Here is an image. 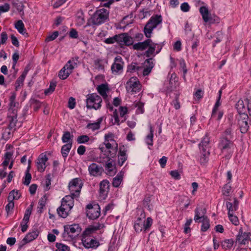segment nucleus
I'll return each mask as SVG.
<instances>
[{
  "mask_svg": "<svg viewBox=\"0 0 251 251\" xmlns=\"http://www.w3.org/2000/svg\"><path fill=\"white\" fill-rule=\"evenodd\" d=\"M133 49L134 50L143 51L147 49L144 53V55L150 58L151 56H154L158 54L161 50L159 48L157 44L154 43L151 39H148L142 42H138L133 45Z\"/></svg>",
  "mask_w": 251,
  "mask_h": 251,
  "instance_id": "obj_1",
  "label": "nucleus"
},
{
  "mask_svg": "<svg viewBox=\"0 0 251 251\" xmlns=\"http://www.w3.org/2000/svg\"><path fill=\"white\" fill-rule=\"evenodd\" d=\"M162 21V18L161 15H155L150 18L144 29V34L146 37L149 38L151 37L153 29L160 24Z\"/></svg>",
  "mask_w": 251,
  "mask_h": 251,
  "instance_id": "obj_2",
  "label": "nucleus"
},
{
  "mask_svg": "<svg viewBox=\"0 0 251 251\" xmlns=\"http://www.w3.org/2000/svg\"><path fill=\"white\" fill-rule=\"evenodd\" d=\"M109 11L104 8L97 10L91 18L92 25H99L105 23L109 19Z\"/></svg>",
  "mask_w": 251,
  "mask_h": 251,
  "instance_id": "obj_3",
  "label": "nucleus"
},
{
  "mask_svg": "<svg viewBox=\"0 0 251 251\" xmlns=\"http://www.w3.org/2000/svg\"><path fill=\"white\" fill-rule=\"evenodd\" d=\"M78 57L72 58L69 60L64 67L59 72L58 76L61 79H66L77 66Z\"/></svg>",
  "mask_w": 251,
  "mask_h": 251,
  "instance_id": "obj_4",
  "label": "nucleus"
},
{
  "mask_svg": "<svg viewBox=\"0 0 251 251\" xmlns=\"http://www.w3.org/2000/svg\"><path fill=\"white\" fill-rule=\"evenodd\" d=\"M64 231L62 234L63 238L68 240V238L73 239L79 235L81 231V228L77 224L72 225H65Z\"/></svg>",
  "mask_w": 251,
  "mask_h": 251,
  "instance_id": "obj_5",
  "label": "nucleus"
},
{
  "mask_svg": "<svg viewBox=\"0 0 251 251\" xmlns=\"http://www.w3.org/2000/svg\"><path fill=\"white\" fill-rule=\"evenodd\" d=\"M102 99L100 96L96 93H93L87 96L86 99V106L89 109H99L101 107Z\"/></svg>",
  "mask_w": 251,
  "mask_h": 251,
  "instance_id": "obj_6",
  "label": "nucleus"
},
{
  "mask_svg": "<svg viewBox=\"0 0 251 251\" xmlns=\"http://www.w3.org/2000/svg\"><path fill=\"white\" fill-rule=\"evenodd\" d=\"M82 186L81 180L78 178L73 179L69 184L70 194L75 197H78Z\"/></svg>",
  "mask_w": 251,
  "mask_h": 251,
  "instance_id": "obj_7",
  "label": "nucleus"
},
{
  "mask_svg": "<svg viewBox=\"0 0 251 251\" xmlns=\"http://www.w3.org/2000/svg\"><path fill=\"white\" fill-rule=\"evenodd\" d=\"M126 88L129 93H136L140 91L141 84L136 77H132L126 82Z\"/></svg>",
  "mask_w": 251,
  "mask_h": 251,
  "instance_id": "obj_8",
  "label": "nucleus"
},
{
  "mask_svg": "<svg viewBox=\"0 0 251 251\" xmlns=\"http://www.w3.org/2000/svg\"><path fill=\"white\" fill-rule=\"evenodd\" d=\"M87 216L92 220L98 218L100 215V207L98 204H88L86 207Z\"/></svg>",
  "mask_w": 251,
  "mask_h": 251,
  "instance_id": "obj_9",
  "label": "nucleus"
},
{
  "mask_svg": "<svg viewBox=\"0 0 251 251\" xmlns=\"http://www.w3.org/2000/svg\"><path fill=\"white\" fill-rule=\"evenodd\" d=\"M116 37L117 39V43L120 45L129 46L133 43V38L127 33L116 35Z\"/></svg>",
  "mask_w": 251,
  "mask_h": 251,
  "instance_id": "obj_10",
  "label": "nucleus"
},
{
  "mask_svg": "<svg viewBox=\"0 0 251 251\" xmlns=\"http://www.w3.org/2000/svg\"><path fill=\"white\" fill-rule=\"evenodd\" d=\"M17 110H12L8 111L7 118L9 121L8 128L10 129H15L17 122Z\"/></svg>",
  "mask_w": 251,
  "mask_h": 251,
  "instance_id": "obj_11",
  "label": "nucleus"
},
{
  "mask_svg": "<svg viewBox=\"0 0 251 251\" xmlns=\"http://www.w3.org/2000/svg\"><path fill=\"white\" fill-rule=\"evenodd\" d=\"M124 62L122 58L120 56H116L114 59V62L112 65L111 70L113 73L118 74L119 72L122 71L123 69Z\"/></svg>",
  "mask_w": 251,
  "mask_h": 251,
  "instance_id": "obj_12",
  "label": "nucleus"
},
{
  "mask_svg": "<svg viewBox=\"0 0 251 251\" xmlns=\"http://www.w3.org/2000/svg\"><path fill=\"white\" fill-rule=\"evenodd\" d=\"M48 160V158L44 153H41L39 156L36 162V165L38 171L43 172L45 170L47 167L46 163Z\"/></svg>",
  "mask_w": 251,
  "mask_h": 251,
  "instance_id": "obj_13",
  "label": "nucleus"
},
{
  "mask_svg": "<svg viewBox=\"0 0 251 251\" xmlns=\"http://www.w3.org/2000/svg\"><path fill=\"white\" fill-rule=\"evenodd\" d=\"M82 242L83 246L87 249H96L100 245V243L98 241L95 239L89 238V236H83Z\"/></svg>",
  "mask_w": 251,
  "mask_h": 251,
  "instance_id": "obj_14",
  "label": "nucleus"
},
{
  "mask_svg": "<svg viewBox=\"0 0 251 251\" xmlns=\"http://www.w3.org/2000/svg\"><path fill=\"white\" fill-rule=\"evenodd\" d=\"M233 146L232 142L226 138H222L219 144V147L223 152L229 151Z\"/></svg>",
  "mask_w": 251,
  "mask_h": 251,
  "instance_id": "obj_15",
  "label": "nucleus"
},
{
  "mask_svg": "<svg viewBox=\"0 0 251 251\" xmlns=\"http://www.w3.org/2000/svg\"><path fill=\"white\" fill-rule=\"evenodd\" d=\"M199 11L205 23L209 22L210 24L214 23V21H212V18L207 7L203 5L201 6L199 9Z\"/></svg>",
  "mask_w": 251,
  "mask_h": 251,
  "instance_id": "obj_16",
  "label": "nucleus"
},
{
  "mask_svg": "<svg viewBox=\"0 0 251 251\" xmlns=\"http://www.w3.org/2000/svg\"><path fill=\"white\" fill-rule=\"evenodd\" d=\"M250 232H243L242 228H241L237 236L236 241H238L240 244L246 245L250 240Z\"/></svg>",
  "mask_w": 251,
  "mask_h": 251,
  "instance_id": "obj_17",
  "label": "nucleus"
},
{
  "mask_svg": "<svg viewBox=\"0 0 251 251\" xmlns=\"http://www.w3.org/2000/svg\"><path fill=\"white\" fill-rule=\"evenodd\" d=\"M109 189V182L106 180H103L100 184V195L103 199L107 197Z\"/></svg>",
  "mask_w": 251,
  "mask_h": 251,
  "instance_id": "obj_18",
  "label": "nucleus"
},
{
  "mask_svg": "<svg viewBox=\"0 0 251 251\" xmlns=\"http://www.w3.org/2000/svg\"><path fill=\"white\" fill-rule=\"evenodd\" d=\"M145 214L142 213L141 217L138 218L134 224V228L136 232H140L144 230L145 231Z\"/></svg>",
  "mask_w": 251,
  "mask_h": 251,
  "instance_id": "obj_19",
  "label": "nucleus"
},
{
  "mask_svg": "<svg viewBox=\"0 0 251 251\" xmlns=\"http://www.w3.org/2000/svg\"><path fill=\"white\" fill-rule=\"evenodd\" d=\"M88 171L90 175L93 176H98L101 175L103 169L96 163H92L88 167Z\"/></svg>",
  "mask_w": 251,
  "mask_h": 251,
  "instance_id": "obj_20",
  "label": "nucleus"
},
{
  "mask_svg": "<svg viewBox=\"0 0 251 251\" xmlns=\"http://www.w3.org/2000/svg\"><path fill=\"white\" fill-rule=\"evenodd\" d=\"M248 119V115L244 114L241 118L238 120V125L240 126L241 132L243 133L247 132L249 127L247 122Z\"/></svg>",
  "mask_w": 251,
  "mask_h": 251,
  "instance_id": "obj_21",
  "label": "nucleus"
},
{
  "mask_svg": "<svg viewBox=\"0 0 251 251\" xmlns=\"http://www.w3.org/2000/svg\"><path fill=\"white\" fill-rule=\"evenodd\" d=\"M72 207L67 206L64 204H61L60 206L57 209L58 215L62 218H66L69 214V212L71 210Z\"/></svg>",
  "mask_w": 251,
  "mask_h": 251,
  "instance_id": "obj_22",
  "label": "nucleus"
},
{
  "mask_svg": "<svg viewBox=\"0 0 251 251\" xmlns=\"http://www.w3.org/2000/svg\"><path fill=\"white\" fill-rule=\"evenodd\" d=\"M102 227V226L100 223H97L93 225H90L84 230L83 233V236H90L91 234L94 233L96 231L100 229V228Z\"/></svg>",
  "mask_w": 251,
  "mask_h": 251,
  "instance_id": "obj_23",
  "label": "nucleus"
},
{
  "mask_svg": "<svg viewBox=\"0 0 251 251\" xmlns=\"http://www.w3.org/2000/svg\"><path fill=\"white\" fill-rule=\"evenodd\" d=\"M152 58H149L148 59H146L145 61V65L146 68H143L142 71L143 75L144 76H146L148 75L151 71V69L153 67V63L152 61Z\"/></svg>",
  "mask_w": 251,
  "mask_h": 251,
  "instance_id": "obj_24",
  "label": "nucleus"
},
{
  "mask_svg": "<svg viewBox=\"0 0 251 251\" xmlns=\"http://www.w3.org/2000/svg\"><path fill=\"white\" fill-rule=\"evenodd\" d=\"M195 216L194 217V220L196 222H200L201 220L203 219V218H205L206 216H204V214L206 212V210L205 208H197L195 210Z\"/></svg>",
  "mask_w": 251,
  "mask_h": 251,
  "instance_id": "obj_25",
  "label": "nucleus"
},
{
  "mask_svg": "<svg viewBox=\"0 0 251 251\" xmlns=\"http://www.w3.org/2000/svg\"><path fill=\"white\" fill-rule=\"evenodd\" d=\"M209 138L207 134H206L205 136L202 139L201 143L199 145L200 149L203 152L207 151L209 147Z\"/></svg>",
  "mask_w": 251,
  "mask_h": 251,
  "instance_id": "obj_26",
  "label": "nucleus"
},
{
  "mask_svg": "<svg viewBox=\"0 0 251 251\" xmlns=\"http://www.w3.org/2000/svg\"><path fill=\"white\" fill-rule=\"evenodd\" d=\"M236 107L239 113L243 115L245 114L247 110L245 100L244 101L242 100H239L236 104Z\"/></svg>",
  "mask_w": 251,
  "mask_h": 251,
  "instance_id": "obj_27",
  "label": "nucleus"
},
{
  "mask_svg": "<svg viewBox=\"0 0 251 251\" xmlns=\"http://www.w3.org/2000/svg\"><path fill=\"white\" fill-rule=\"evenodd\" d=\"M76 198V197H75V196L71 194L70 195L66 196L62 199L61 204H64V205L66 204L67 206H70V207L73 208L74 206V199Z\"/></svg>",
  "mask_w": 251,
  "mask_h": 251,
  "instance_id": "obj_28",
  "label": "nucleus"
},
{
  "mask_svg": "<svg viewBox=\"0 0 251 251\" xmlns=\"http://www.w3.org/2000/svg\"><path fill=\"white\" fill-rule=\"evenodd\" d=\"M38 235L39 232L37 230H34L26 234L23 240L25 243L30 242L36 239L38 237Z\"/></svg>",
  "mask_w": 251,
  "mask_h": 251,
  "instance_id": "obj_29",
  "label": "nucleus"
},
{
  "mask_svg": "<svg viewBox=\"0 0 251 251\" xmlns=\"http://www.w3.org/2000/svg\"><path fill=\"white\" fill-rule=\"evenodd\" d=\"M105 168L107 171V174L109 176H114L116 173V167L111 162L106 163Z\"/></svg>",
  "mask_w": 251,
  "mask_h": 251,
  "instance_id": "obj_30",
  "label": "nucleus"
},
{
  "mask_svg": "<svg viewBox=\"0 0 251 251\" xmlns=\"http://www.w3.org/2000/svg\"><path fill=\"white\" fill-rule=\"evenodd\" d=\"M128 71L131 73L137 72V74L141 73L143 67L142 66H139L136 63H132L128 66Z\"/></svg>",
  "mask_w": 251,
  "mask_h": 251,
  "instance_id": "obj_31",
  "label": "nucleus"
},
{
  "mask_svg": "<svg viewBox=\"0 0 251 251\" xmlns=\"http://www.w3.org/2000/svg\"><path fill=\"white\" fill-rule=\"evenodd\" d=\"M76 21L77 25L79 26H81L85 23L84 15L81 10H79L76 13Z\"/></svg>",
  "mask_w": 251,
  "mask_h": 251,
  "instance_id": "obj_32",
  "label": "nucleus"
},
{
  "mask_svg": "<svg viewBox=\"0 0 251 251\" xmlns=\"http://www.w3.org/2000/svg\"><path fill=\"white\" fill-rule=\"evenodd\" d=\"M15 27L20 33L23 35L25 34L27 35L24 24L22 20H19L15 23Z\"/></svg>",
  "mask_w": 251,
  "mask_h": 251,
  "instance_id": "obj_33",
  "label": "nucleus"
},
{
  "mask_svg": "<svg viewBox=\"0 0 251 251\" xmlns=\"http://www.w3.org/2000/svg\"><path fill=\"white\" fill-rule=\"evenodd\" d=\"M108 90V86L106 84H102L99 85L97 87V90L99 93L104 98L107 97V91Z\"/></svg>",
  "mask_w": 251,
  "mask_h": 251,
  "instance_id": "obj_34",
  "label": "nucleus"
},
{
  "mask_svg": "<svg viewBox=\"0 0 251 251\" xmlns=\"http://www.w3.org/2000/svg\"><path fill=\"white\" fill-rule=\"evenodd\" d=\"M102 121V117L99 118L97 122L89 123L87 126V128L92 129L93 131L98 130L100 128V125Z\"/></svg>",
  "mask_w": 251,
  "mask_h": 251,
  "instance_id": "obj_35",
  "label": "nucleus"
},
{
  "mask_svg": "<svg viewBox=\"0 0 251 251\" xmlns=\"http://www.w3.org/2000/svg\"><path fill=\"white\" fill-rule=\"evenodd\" d=\"M123 176L124 172L121 171L113 179L112 185L114 187H118L120 185L123 179Z\"/></svg>",
  "mask_w": 251,
  "mask_h": 251,
  "instance_id": "obj_36",
  "label": "nucleus"
},
{
  "mask_svg": "<svg viewBox=\"0 0 251 251\" xmlns=\"http://www.w3.org/2000/svg\"><path fill=\"white\" fill-rule=\"evenodd\" d=\"M72 143L69 142L62 147L61 153L63 157L66 158L72 148Z\"/></svg>",
  "mask_w": 251,
  "mask_h": 251,
  "instance_id": "obj_37",
  "label": "nucleus"
},
{
  "mask_svg": "<svg viewBox=\"0 0 251 251\" xmlns=\"http://www.w3.org/2000/svg\"><path fill=\"white\" fill-rule=\"evenodd\" d=\"M245 103L249 115L251 117V91H249L246 94Z\"/></svg>",
  "mask_w": 251,
  "mask_h": 251,
  "instance_id": "obj_38",
  "label": "nucleus"
},
{
  "mask_svg": "<svg viewBox=\"0 0 251 251\" xmlns=\"http://www.w3.org/2000/svg\"><path fill=\"white\" fill-rule=\"evenodd\" d=\"M245 103L249 115L251 117V91H249L246 94Z\"/></svg>",
  "mask_w": 251,
  "mask_h": 251,
  "instance_id": "obj_39",
  "label": "nucleus"
},
{
  "mask_svg": "<svg viewBox=\"0 0 251 251\" xmlns=\"http://www.w3.org/2000/svg\"><path fill=\"white\" fill-rule=\"evenodd\" d=\"M234 243V241L232 239H226L221 242V246L223 249H230L232 247Z\"/></svg>",
  "mask_w": 251,
  "mask_h": 251,
  "instance_id": "obj_40",
  "label": "nucleus"
},
{
  "mask_svg": "<svg viewBox=\"0 0 251 251\" xmlns=\"http://www.w3.org/2000/svg\"><path fill=\"white\" fill-rule=\"evenodd\" d=\"M20 197L21 194L19 192V191L13 190L9 193L7 199L8 200L13 201L14 200H18Z\"/></svg>",
  "mask_w": 251,
  "mask_h": 251,
  "instance_id": "obj_41",
  "label": "nucleus"
},
{
  "mask_svg": "<svg viewBox=\"0 0 251 251\" xmlns=\"http://www.w3.org/2000/svg\"><path fill=\"white\" fill-rule=\"evenodd\" d=\"M150 133L148 135L146 138V143L149 146H152L153 145V129L152 126H150Z\"/></svg>",
  "mask_w": 251,
  "mask_h": 251,
  "instance_id": "obj_42",
  "label": "nucleus"
},
{
  "mask_svg": "<svg viewBox=\"0 0 251 251\" xmlns=\"http://www.w3.org/2000/svg\"><path fill=\"white\" fill-rule=\"evenodd\" d=\"M94 65L95 68L99 71H104V66L103 64V61L101 59H96L94 60Z\"/></svg>",
  "mask_w": 251,
  "mask_h": 251,
  "instance_id": "obj_43",
  "label": "nucleus"
},
{
  "mask_svg": "<svg viewBox=\"0 0 251 251\" xmlns=\"http://www.w3.org/2000/svg\"><path fill=\"white\" fill-rule=\"evenodd\" d=\"M73 137V135H71L69 131H65L64 132L62 137V140L63 143H72V138Z\"/></svg>",
  "mask_w": 251,
  "mask_h": 251,
  "instance_id": "obj_44",
  "label": "nucleus"
},
{
  "mask_svg": "<svg viewBox=\"0 0 251 251\" xmlns=\"http://www.w3.org/2000/svg\"><path fill=\"white\" fill-rule=\"evenodd\" d=\"M200 222H202L201 228V230L202 231H206L209 228V220L207 219V217L205 218H203Z\"/></svg>",
  "mask_w": 251,
  "mask_h": 251,
  "instance_id": "obj_45",
  "label": "nucleus"
},
{
  "mask_svg": "<svg viewBox=\"0 0 251 251\" xmlns=\"http://www.w3.org/2000/svg\"><path fill=\"white\" fill-rule=\"evenodd\" d=\"M12 3L18 11L21 12L23 10V5L18 0H12Z\"/></svg>",
  "mask_w": 251,
  "mask_h": 251,
  "instance_id": "obj_46",
  "label": "nucleus"
},
{
  "mask_svg": "<svg viewBox=\"0 0 251 251\" xmlns=\"http://www.w3.org/2000/svg\"><path fill=\"white\" fill-rule=\"evenodd\" d=\"M55 246L57 248L56 251H69V248L62 243H56Z\"/></svg>",
  "mask_w": 251,
  "mask_h": 251,
  "instance_id": "obj_47",
  "label": "nucleus"
},
{
  "mask_svg": "<svg viewBox=\"0 0 251 251\" xmlns=\"http://www.w3.org/2000/svg\"><path fill=\"white\" fill-rule=\"evenodd\" d=\"M51 184V175L48 174L47 176L44 184V190L48 191L50 189V185Z\"/></svg>",
  "mask_w": 251,
  "mask_h": 251,
  "instance_id": "obj_48",
  "label": "nucleus"
},
{
  "mask_svg": "<svg viewBox=\"0 0 251 251\" xmlns=\"http://www.w3.org/2000/svg\"><path fill=\"white\" fill-rule=\"evenodd\" d=\"M90 140L89 137L88 135H81L77 137V142L79 144H83L88 142Z\"/></svg>",
  "mask_w": 251,
  "mask_h": 251,
  "instance_id": "obj_49",
  "label": "nucleus"
},
{
  "mask_svg": "<svg viewBox=\"0 0 251 251\" xmlns=\"http://www.w3.org/2000/svg\"><path fill=\"white\" fill-rule=\"evenodd\" d=\"M231 187L230 185H229V183L226 184V185H224L223 188V194L226 196H229L231 191Z\"/></svg>",
  "mask_w": 251,
  "mask_h": 251,
  "instance_id": "obj_50",
  "label": "nucleus"
},
{
  "mask_svg": "<svg viewBox=\"0 0 251 251\" xmlns=\"http://www.w3.org/2000/svg\"><path fill=\"white\" fill-rule=\"evenodd\" d=\"M226 206L227 209L228 210V215H230V214H234V212L237 210H234V205L232 202L227 201L226 202Z\"/></svg>",
  "mask_w": 251,
  "mask_h": 251,
  "instance_id": "obj_51",
  "label": "nucleus"
},
{
  "mask_svg": "<svg viewBox=\"0 0 251 251\" xmlns=\"http://www.w3.org/2000/svg\"><path fill=\"white\" fill-rule=\"evenodd\" d=\"M31 102L35 111L38 110L42 105V103L37 100L33 99L31 100Z\"/></svg>",
  "mask_w": 251,
  "mask_h": 251,
  "instance_id": "obj_52",
  "label": "nucleus"
},
{
  "mask_svg": "<svg viewBox=\"0 0 251 251\" xmlns=\"http://www.w3.org/2000/svg\"><path fill=\"white\" fill-rule=\"evenodd\" d=\"M229 219L230 222L234 225L237 226L239 224V220L236 216L233 215V214H230L228 215Z\"/></svg>",
  "mask_w": 251,
  "mask_h": 251,
  "instance_id": "obj_53",
  "label": "nucleus"
},
{
  "mask_svg": "<svg viewBox=\"0 0 251 251\" xmlns=\"http://www.w3.org/2000/svg\"><path fill=\"white\" fill-rule=\"evenodd\" d=\"M31 179V175L29 173L28 170H26L25 176V180L23 182V183L25 185H28L30 183Z\"/></svg>",
  "mask_w": 251,
  "mask_h": 251,
  "instance_id": "obj_54",
  "label": "nucleus"
},
{
  "mask_svg": "<svg viewBox=\"0 0 251 251\" xmlns=\"http://www.w3.org/2000/svg\"><path fill=\"white\" fill-rule=\"evenodd\" d=\"M202 156L200 158V162L201 163H205L208 161V157L209 154V150L206 151L205 152L202 151Z\"/></svg>",
  "mask_w": 251,
  "mask_h": 251,
  "instance_id": "obj_55",
  "label": "nucleus"
},
{
  "mask_svg": "<svg viewBox=\"0 0 251 251\" xmlns=\"http://www.w3.org/2000/svg\"><path fill=\"white\" fill-rule=\"evenodd\" d=\"M58 35H59L58 32L57 31H55L53 32V33L52 34L49 35L46 38L45 41L47 42L53 41L57 37Z\"/></svg>",
  "mask_w": 251,
  "mask_h": 251,
  "instance_id": "obj_56",
  "label": "nucleus"
},
{
  "mask_svg": "<svg viewBox=\"0 0 251 251\" xmlns=\"http://www.w3.org/2000/svg\"><path fill=\"white\" fill-rule=\"evenodd\" d=\"M56 85V84L55 82H50V87L45 91V94L47 95L49 93H52L55 90Z\"/></svg>",
  "mask_w": 251,
  "mask_h": 251,
  "instance_id": "obj_57",
  "label": "nucleus"
},
{
  "mask_svg": "<svg viewBox=\"0 0 251 251\" xmlns=\"http://www.w3.org/2000/svg\"><path fill=\"white\" fill-rule=\"evenodd\" d=\"M8 38L7 34L5 32H2L0 36V44H4Z\"/></svg>",
  "mask_w": 251,
  "mask_h": 251,
  "instance_id": "obj_58",
  "label": "nucleus"
},
{
  "mask_svg": "<svg viewBox=\"0 0 251 251\" xmlns=\"http://www.w3.org/2000/svg\"><path fill=\"white\" fill-rule=\"evenodd\" d=\"M192 222V220L191 219L187 220L186 223L184 225V232L185 233H188L190 232L191 229L189 227Z\"/></svg>",
  "mask_w": 251,
  "mask_h": 251,
  "instance_id": "obj_59",
  "label": "nucleus"
},
{
  "mask_svg": "<svg viewBox=\"0 0 251 251\" xmlns=\"http://www.w3.org/2000/svg\"><path fill=\"white\" fill-rule=\"evenodd\" d=\"M25 76L21 75V76L17 79L16 82V89H17L18 87L20 86L21 85H23V82L25 78Z\"/></svg>",
  "mask_w": 251,
  "mask_h": 251,
  "instance_id": "obj_60",
  "label": "nucleus"
},
{
  "mask_svg": "<svg viewBox=\"0 0 251 251\" xmlns=\"http://www.w3.org/2000/svg\"><path fill=\"white\" fill-rule=\"evenodd\" d=\"M75 106V100L73 97H70L68 100V107L71 109H74Z\"/></svg>",
  "mask_w": 251,
  "mask_h": 251,
  "instance_id": "obj_61",
  "label": "nucleus"
},
{
  "mask_svg": "<svg viewBox=\"0 0 251 251\" xmlns=\"http://www.w3.org/2000/svg\"><path fill=\"white\" fill-rule=\"evenodd\" d=\"M152 220L151 218H148L146 221L145 220V231L148 230L151 226Z\"/></svg>",
  "mask_w": 251,
  "mask_h": 251,
  "instance_id": "obj_62",
  "label": "nucleus"
},
{
  "mask_svg": "<svg viewBox=\"0 0 251 251\" xmlns=\"http://www.w3.org/2000/svg\"><path fill=\"white\" fill-rule=\"evenodd\" d=\"M172 104L174 106V107L176 109H179L180 107L179 102L178 101V96L176 95L175 100H174L172 102Z\"/></svg>",
  "mask_w": 251,
  "mask_h": 251,
  "instance_id": "obj_63",
  "label": "nucleus"
},
{
  "mask_svg": "<svg viewBox=\"0 0 251 251\" xmlns=\"http://www.w3.org/2000/svg\"><path fill=\"white\" fill-rule=\"evenodd\" d=\"M8 203L5 206V210L7 213H8L10 210H12L14 208V203L13 201L8 200Z\"/></svg>",
  "mask_w": 251,
  "mask_h": 251,
  "instance_id": "obj_64",
  "label": "nucleus"
}]
</instances>
